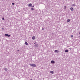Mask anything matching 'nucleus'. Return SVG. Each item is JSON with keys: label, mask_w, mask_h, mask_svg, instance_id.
<instances>
[{"label": "nucleus", "mask_w": 80, "mask_h": 80, "mask_svg": "<svg viewBox=\"0 0 80 80\" xmlns=\"http://www.w3.org/2000/svg\"><path fill=\"white\" fill-rule=\"evenodd\" d=\"M30 66L33 67H36L37 65L35 64H29Z\"/></svg>", "instance_id": "nucleus-1"}, {"label": "nucleus", "mask_w": 80, "mask_h": 80, "mask_svg": "<svg viewBox=\"0 0 80 80\" xmlns=\"http://www.w3.org/2000/svg\"><path fill=\"white\" fill-rule=\"evenodd\" d=\"M5 36H6V37H10L11 35H8L7 34H5Z\"/></svg>", "instance_id": "nucleus-2"}, {"label": "nucleus", "mask_w": 80, "mask_h": 80, "mask_svg": "<svg viewBox=\"0 0 80 80\" xmlns=\"http://www.w3.org/2000/svg\"><path fill=\"white\" fill-rule=\"evenodd\" d=\"M51 63H55V61L53 60H52L51 61Z\"/></svg>", "instance_id": "nucleus-3"}, {"label": "nucleus", "mask_w": 80, "mask_h": 80, "mask_svg": "<svg viewBox=\"0 0 80 80\" xmlns=\"http://www.w3.org/2000/svg\"><path fill=\"white\" fill-rule=\"evenodd\" d=\"M32 40H35V36H33L32 37Z\"/></svg>", "instance_id": "nucleus-4"}, {"label": "nucleus", "mask_w": 80, "mask_h": 80, "mask_svg": "<svg viewBox=\"0 0 80 80\" xmlns=\"http://www.w3.org/2000/svg\"><path fill=\"white\" fill-rule=\"evenodd\" d=\"M34 47H38V45L37 44H36L34 45Z\"/></svg>", "instance_id": "nucleus-5"}, {"label": "nucleus", "mask_w": 80, "mask_h": 80, "mask_svg": "<svg viewBox=\"0 0 80 80\" xmlns=\"http://www.w3.org/2000/svg\"><path fill=\"white\" fill-rule=\"evenodd\" d=\"M4 70L5 71H7V70H8V69L7 68H4Z\"/></svg>", "instance_id": "nucleus-6"}, {"label": "nucleus", "mask_w": 80, "mask_h": 80, "mask_svg": "<svg viewBox=\"0 0 80 80\" xmlns=\"http://www.w3.org/2000/svg\"><path fill=\"white\" fill-rule=\"evenodd\" d=\"M25 44L26 45H28V43L27 42H25Z\"/></svg>", "instance_id": "nucleus-7"}, {"label": "nucleus", "mask_w": 80, "mask_h": 80, "mask_svg": "<svg viewBox=\"0 0 80 80\" xmlns=\"http://www.w3.org/2000/svg\"><path fill=\"white\" fill-rule=\"evenodd\" d=\"M50 73H52V74H53L54 72L53 71H51L50 72Z\"/></svg>", "instance_id": "nucleus-8"}, {"label": "nucleus", "mask_w": 80, "mask_h": 80, "mask_svg": "<svg viewBox=\"0 0 80 80\" xmlns=\"http://www.w3.org/2000/svg\"><path fill=\"white\" fill-rule=\"evenodd\" d=\"M70 10L71 11H73V8H70Z\"/></svg>", "instance_id": "nucleus-9"}, {"label": "nucleus", "mask_w": 80, "mask_h": 80, "mask_svg": "<svg viewBox=\"0 0 80 80\" xmlns=\"http://www.w3.org/2000/svg\"><path fill=\"white\" fill-rule=\"evenodd\" d=\"M58 50H55V52H56V53H58Z\"/></svg>", "instance_id": "nucleus-10"}, {"label": "nucleus", "mask_w": 80, "mask_h": 80, "mask_svg": "<svg viewBox=\"0 0 80 80\" xmlns=\"http://www.w3.org/2000/svg\"><path fill=\"white\" fill-rule=\"evenodd\" d=\"M70 19H68L67 20V22H70Z\"/></svg>", "instance_id": "nucleus-11"}, {"label": "nucleus", "mask_w": 80, "mask_h": 80, "mask_svg": "<svg viewBox=\"0 0 80 80\" xmlns=\"http://www.w3.org/2000/svg\"><path fill=\"white\" fill-rule=\"evenodd\" d=\"M28 6L29 7H31L32 6V4L31 3H30L28 4Z\"/></svg>", "instance_id": "nucleus-12"}, {"label": "nucleus", "mask_w": 80, "mask_h": 80, "mask_svg": "<svg viewBox=\"0 0 80 80\" xmlns=\"http://www.w3.org/2000/svg\"><path fill=\"white\" fill-rule=\"evenodd\" d=\"M68 52V50H65V52Z\"/></svg>", "instance_id": "nucleus-13"}, {"label": "nucleus", "mask_w": 80, "mask_h": 80, "mask_svg": "<svg viewBox=\"0 0 80 80\" xmlns=\"http://www.w3.org/2000/svg\"><path fill=\"white\" fill-rule=\"evenodd\" d=\"M31 10H34V9H33V8H31Z\"/></svg>", "instance_id": "nucleus-14"}, {"label": "nucleus", "mask_w": 80, "mask_h": 80, "mask_svg": "<svg viewBox=\"0 0 80 80\" xmlns=\"http://www.w3.org/2000/svg\"><path fill=\"white\" fill-rule=\"evenodd\" d=\"M75 4H73L72 5V6H75Z\"/></svg>", "instance_id": "nucleus-15"}, {"label": "nucleus", "mask_w": 80, "mask_h": 80, "mask_svg": "<svg viewBox=\"0 0 80 80\" xmlns=\"http://www.w3.org/2000/svg\"><path fill=\"white\" fill-rule=\"evenodd\" d=\"M71 37H72V38L73 37V35H71Z\"/></svg>", "instance_id": "nucleus-16"}, {"label": "nucleus", "mask_w": 80, "mask_h": 80, "mask_svg": "<svg viewBox=\"0 0 80 80\" xmlns=\"http://www.w3.org/2000/svg\"><path fill=\"white\" fill-rule=\"evenodd\" d=\"M12 5H15V3H12Z\"/></svg>", "instance_id": "nucleus-17"}, {"label": "nucleus", "mask_w": 80, "mask_h": 80, "mask_svg": "<svg viewBox=\"0 0 80 80\" xmlns=\"http://www.w3.org/2000/svg\"><path fill=\"white\" fill-rule=\"evenodd\" d=\"M42 30H44V28H42Z\"/></svg>", "instance_id": "nucleus-18"}, {"label": "nucleus", "mask_w": 80, "mask_h": 80, "mask_svg": "<svg viewBox=\"0 0 80 80\" xmlns=\"http://www.w3.org/2000/svg\"><path fill=\"white\" fill-rule=\"evenodd\" d=\"M32 7L33 8V7H34V6H32Z\"/></svg>", "instance_id": "nucleus-19"}, {"label": "nucleus", "mask_w": 80, "mask_h": 80, "mask_svg": "<svg viewBox=\"0 0 80 80\" xmlns=\"http://www.w3.org/2000/svg\"><path fill=\"white\" fill-rule=\"evenodd\" d=\"M2 20H4V18H2Z\"/></svg>", "instance_id": "nucleus-20"}, {"label": "nucleus", "mask_w": 80, "mask_h": 80, "mask_svg": "<svg viewBox=\"0 0 80 80\" xmlns=\"http://www.w3.org/2000/svg\"><path fill=\"white\" fill-rule=\"evenodd\" d=\"M2 30H4V28H2Z\"/></svg>", "instance_id": "nucleus-21"}, {"label": "nucleus", "mask_w": 80, "mask_h": 80, "mask_svg": "<svg viewBox=\"0 0 80 80\" xmlns=\"http://www.w3.org/2000/svg\"><path fill=\"white\" fill-rule=\"evenodd\" d=\"M64 7H65V8H66V6H65Z\"/></svg>", "instance_id": "nucleus-22"}, {"label": "nucleus", "mask_w": 80, "mask_h": 80, "mask_svg": "<svg viewBox=\"0 0 80 80\" xmlns=\"http://www.w3.org/2000/svg\"><path fill=\"white\" fill-rule=\"evenodd\" d=\"M36 43V42L34 43V44H35Z\"/></svg>", "instance_id": "nucleus-23"}, {"label": "nucleus", "mask_w": 80, "mask_h": 80, "mask_svg": "<svg viewBox=\"0 0 80 80\" xmlns=\"http://www.w3.org/2000/svg\"><path fill=\"white\" fill-rule=\"evenodd\" d=\"M79 35H80V32L79 33Z\"/></svg>", "instance_id": "nucleus-24"}]
</instances>
